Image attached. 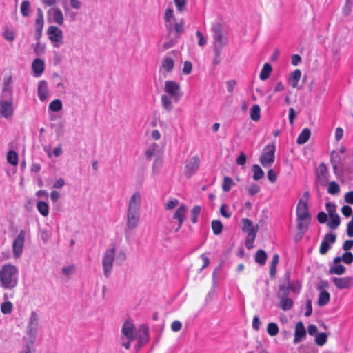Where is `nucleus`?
Wrapping results in <instances>:
<instances>
[{"instance_id": "nucleus-1", "label": "nucleus", "mask_w": 353, "mask_h": 353, "mask_svg": "<svg viewBox=\"0 0 353 353\" xmlns=\"http://www.w3.org/2000/svg\"><path fill=\"white\" fill-rule=\"evenodd\" d=\"M14 112L13 89L12 77L4 79L3 87L0 99V115L6 119L10 117Z\"/></svg>"}, {"instance_id": "nucleus-2", "label": "nucleus", "mask_w": 353, "mask_h": 353, "mask_svg": "<svg viewBox=\"0 0 353 353\" xmlns=\"http://www.w3.org/2000/svg\"><path fill=\"white\" fill-rule=\"evenodd\" d=\"M19 270L11 263H6L0 269V287L12 290L18 285Z\"/></svg>"}, {"instance_id": "nucleus-3", "label": "nucleus", "mask_w": 353, "mask_h": 353, "mask_svg": "<svg viewBox=\"0 0 353 353\" xmlns=\"http://www.w3.org/2000/svg\"><path fill=\"white\" fill-rule=\"evenodd\" d=\"M140 200H130L128 204L126 228L125 234L127 238L130 236V231L135 229L140 219Z\"/></svg>"}, {"instance_id": "nucleus-4", "label": "nucleus", "mask_w": 353, "mask_h": 353, "mask_svg": "<svg viewBox=\"0 0 353 353\" xmlns=\"http://www.w3.org/2000/svg\"><path fill=\"white\" fill-rule=\"evenodd\" d=\"M211 31L213 38V49L222 50L228 42V34L223 26L219 23L212 25Z\"/></svg>"}, {"instance_id": "nucleus-5", "label": "nucleus", "mask_w": 353, "mask_h": 353, "mask_svg": "<svg viewBox=\"0 0 353 353\" xmlns=\"http://www.w3.org/2000/svg\"><path fill=\"white\" fill-rule=\"evenodd\" d=\"M122 336L120 338V343L125 349L129 350L131 347V342L137 339V332L133 323L130 321H125L121 328Z\"/></svg>"}, {"instance_id": "nucleus-6", "label": "nucleus", "mask_w": 353, "mask_h": 353, "mask_svg": "<svg viewBox=\"0 0 353 353\" xmlns=\"http://www.w3.org/2000/svg\"><path fill=\"white\" fill-rule=\"evenodd\" d=\"M241 222L242 230L247 234L245 241V247L249 250L252 249L254 246V242L259 230V225H254L253 222L247 218L243 219Z\"/></svg>"}, {"instance_id": "nucleus-7", "label": "nucleus", "mask_w": 353, "mask_h": 353, "mask_svg": "<svg viewBox=\"0 0 353 353\" xmlns=\"http://www.w3.org/2000/svg\"><path fill=\"white\" fill-rule=\"evenodd\" d=\"M115 259V245H111V247L103 253L102 257V268L105 278L108 279L112 271L113 264Z\"/></svg>"}, {"instance_id": "nucleus-8", "label": "nucleus", "mask_w": 353, "mask_h": 353, "mask_svg": "<svg viewBox=\"0 0 353 353\" xmlns=\"http://www.w3.org/2000/svg\"><path fill=\"white\" fill-rule=\"evenodd\" d=\"M276 145L274 143L267 145L259 157V162L263 168H270L275 159Z\"/></svg>"}, {"instance_id": "nucleus-9", "label": "nucleus", "mask_w": 353, "mask_h": 353, "mask_svg": "<svg viewBox=\"0 0 353 353\" xmlns=\"http://www.w3.org/2000/svg\"><path fill=\"white\" fill-rule=\"evenodd\" d=\"M39 327V319L36 312L32 311L28 320L26 333L30 338L31 343H33L37 335Z\"/></svg>"}, {"instance_id": "nucleus-10", "label": "nucleus", "mask_w": 353, "mask_h": 353, "mask_svg": "<svg viewBox=\"0 0 353 353\" xmlns=\"http://www.w3.org/2000/svg\"><path fill=\"white\" fill-rule=\"evenodd\" d=\"M164 90L173 98L175 102H178L183 95L179 83L174 81H166L165 82Z\"/></svg>"}, {"instance_id": "nucleus-11", "label": "nucleus", "mask_w": 353, "mask_h": 353, "mask_svg": "<svg viewBox=\"0 0 353 353\" xmlns=\"http://www.w3.org/2000/svg\"><path fill=\"white\" fill-rule=\"evenodd\" d=\"M47 34L55 48H59L63 43V32L59 27L55 26H49L47 30Z\"/></svg>"}, {"instance_id": "nucleus-12", "label": "nucleus", "mask_w": 353, "mask_h": 353, "mask_svg": "<svg viewBox=\"0 0 353 353\" xmlns=\"http://www.w3.org/2000/svg\"><path fill=\"white\" fill-rule=\"evenodd\" d=\"M26 231L21 230L15 238L12 243L13 256L14 258H19L22 252L25 243Z\"/></svg>"}, {"instance_id": "nucleus-13", "label": "nucleus", "mask_w": 353, "mask_h": 353, "mask_svg": "<svg viewBox=\"0 0 353 353\" xmlns=\"http://www.w3.org/2000/svg\"><path fill=\"white\" fill-rule=\"evenodd\" d=\"M188 212V208L182 204L175 211L172 219L178 221L179 225L175 229V232H178L183 224Z\"/></svg>"}, {"instance_id": "nucleus-14", "label": "nucleus", "mask_w": 353, "mask_h": 353, "mask_svg": "<svg viewBox=\"0 0 353 353\" xmlns=\"http://www.w3.org/2000/svg\"><path fill=\"white\" fill-rule=\"evenodd\" d=\"M307 200H299L296 207L297 220H309L310 214L308 211Z\"/></svg>"}, {"instance_id": "nucleus-15", "label": "nucleus", "mask_w": 353, "mask_h": 353, "mask_svg": "<svg viewBox=\"0 0 353 353\" xmlns=\"http://www.w3.org/2000/svg\"><path fill=\"white\" fill-rule=\"evenodd\" d=\"M332 281L339 290L347 289L353 286V278L350 276L333 277Z\"/></svg>"}, {"instance_id": "nucleus-16", "label": "nucleus", "mask_w": 353, "mask_h": 353, "mask_svg": "<svg viewBox=\"0 0 353 353\" xmlns=\"http://www.w3.org/2000/svg\"><path fill=\"white\" fill-rule=\"evenodd\" d=\"M307 332L305 328L304 324L301 321L296 323L294 330V337L293 343L297 344L305 339Z\"/></svg>"}, {"instance_id": "nucleus-17", "label": "nucleus", "mask_w": 353, "mask_h": 353, "mask_svg": "<svg viewBox=\"0 0 353 353\" xmlns=\"http://www.w3.org/2000/svg\"><path fill=\"white\" fill-rule=\"evenodd\" d=\"M199 163L200 161L199 157H193L191 158L185 165V176L188 177L191 176L197 170Z\"/></svg>"}, {"instance_id": "nucleus-18", "label": "nucleus", "mask_w": 353, "mask_h": 353, "mask_svg": "<svg viewBox=\"0 0 353 353\" xmlns=\"http://www.w3.org/2000/svg\"><path fill=\"white\" fill-rule=\"evenodd\" d=\"M140 332L142 333L138 336L137 335V338L138 339L137 345V350L142 347L149 341V332L148 327L145 325H142L140 327Z\"/></svg>"}, {"instance_id": "nucleus-19", "label": "nucleus", "mask_w": 353, "mask_h": 353, "mask_svg": "<svg viewBox=\"0 0 353 353\" xmlns=\"http://www.w3.org/2000/svg\"><path fill=\"white\" fill-rule=\"evenodd\" d=\"M48 14L50 15L52 22L59 26L63 24V14L59 8L54 7L48 10Z\"/></svg>"}, {"instance_id": "nucleus-20", "label": "nucleus", "mask_w": 353, "mask_h": 353, "mask_svg": "<svg viewBox=\"0 0 353 353\" xmlns=\"http://www.w3.org/2000/svg\"><path fill=\"white\" fill-rule=\"evenodd\" d=\"M316 177L318 182L321 185H324L327 183V169L324 163L320 164L317 168Z\"/></svg>"}, {"instance_id": "nucleus-21", "label": "nucleus", "mask_w": 353, "mask_h": 353, "mask_svg": "<svg viewBox=\"0 0 353 353\" xmlns=\"http://www.w3.org/2000/svg\"><path fill=\"white\" fill-rule=\"evenodd\" d=\"M37 92L38 97L40 101H46L48 95V84L46 81L43 80L39 81L38 84Z\"/></svg>"}, {"instance_id": "nucleus-22", "label": "nucleus", "mask_w": 353, "mask_h": 353, "mask_svg": "<svg viewBox=\"0 0 353 353\" xmlns=\"http://www.w3.org/2000/svg\"><path fill=\"white\" fill-rule=\"evenodd\" d=\"M32 69L34 76L39 77L44 70V61L39 58L34 59L32 63Z\"/></svg>"}, {"instance_id": "nucleus-23", "label": "nucleus", "mask_w": 353, "mask_h": 353, "mask_svg": "<svg viewBox=\"0 0 353 353\" xmlns=\"http://www.w3.org/2000/svg\"><path fill=\"white\" fill-rule=\"evenodd\" d=\"M330 161L333 166V169L336 172L337 170H340L341 167V159L339 153L332 151L330 154Z\"/></svg>"}, {"instance_id": "nucleus-24", "label": "nucleus", "mask_w": 353, "mask_h": 353, "mask_svg": "<svg viewBox=\"0 0 353 353\" xmlns=\"http://www.w3.org/2000/svg\"><path fill=\"white\" fill-rule=\"evenodd\" d=\"M301 76V72L299 69L295 70L293 72L291 73L288 81L289 84L294 88H297L298 83L300 80Z\"/></svg>"}, {"instance_id": "nucleus-25", "label": "nucleus", "mask_w": 353, "mask_h": 353, "mask_svg": "<svg viewBox=\"0 0 353 353\" xmlns=\"http://www.w3.org/2000/svg\"><path fill=\"white\" fill-rule=\"evenodd\" d=\"M311 132L310 129L304 128L299 135L296 143L299 145L305 143L310 139Z\"/></svg>"}, {"instance_id": "nucleus-26", "label": "nucleus", "mask_w": 353, "mask_h": 353, "mask_svg": "<svg viewBox=\"0 0 353 353\" xmlns=\"http://www.w3.org/2000/svg\"><path fill=\"white\" fill-rule=\"evenodd\" d=\"M161 101L163 108L167 112H170L172 110V101L170 98V96H168L167 94H163L161 96Z\"/></svg>"}, {"instance_id": "nucleus-27", "label": "nucleus", "mask_w": 353, "mask_h": 353, "mask_svg": "<svg viewBox=\"0 0 353 353\" xmlns=\"http://www.w3.org/2000/svg\"><path fill=\"white\" fill-rule=\"evenodd\" d=\"M37 208L40 214L44 216L48 215L49 213V205L48 203L43 200H39L37 203Z\"/></svg>"}, {"instance_id": "nucleus-28", "label": "nucleus", "mask_w": 353, "mask_h": 353, "mask_svg": "<svg viewBox=\"0 0 353 353\" xmlns=\"http://www.w3.org/2000/svg\"><path fill=\"white\" fill-rule=\"evenodd\" d=\"M272 70V68L271 65L268 63H265L263 65L262 70L260 72V75H259L260 79L262 81L266 80L270 77V74Z\"/></svg>"}, {"instance_id": "nucleus-29", "label": "nucleus", "mask_w": 353, "mask_h": 353, "mask_svg": "<svg viewBox=\"0 0 353 353\" xmlns=\"http://www.w3.org/2000/svg\"><path fill=\"white\" fill-rule=\"evenodd\" d=\"M330 299V293L327 291L323 290L320 292L318 299V305L319 306H324L327 305Z\"/></svg>"}, {"instance_id": "nucleus-30", "label": "nucleus", "mask_w": 353, "mask_h": 353, "mask_svg": "<svg viewBox=\"0 0 353 353\" xmlns=\"http://www.w3.org/2000/svg\"><path fill=\"white\" fill-rule=\"evenodd\" d=\"M267 260V254L263 250H258L255 254V261L259 265H263Z\"/></svg>"}, {"instance_id": "nucleus-31", "label": "nucleus", "mask_w": 353, "mask_h": 353, "mask_svg": "<svg viewBox=\"0 0 353 353\" xmlns=\"http://www.w3.org/2000/svg\"><path fill=\"white\" fill-rule=\"evenodd\" d=\"M329 216L330 219L327 223V226L332 230L337 228L341 223L339 216L336 214L334 215L330 214Z\"/></svg>"}, {"instance_id": "nucleus-32", "label": "nucleus", "mask_w": 353, "mask_h": 353, "mask_svg": "<svg viewBox=\"0 0 353 353\" xmlns=\"http://www.w3.org/2000/svg\"><path fill=\"white\" fill-rule=\"evenodd\" d=\"M346 271V268L341 264L336 265H331L330 268L329 273L331 274L342 275Z\"/></svg>"}, {"instance_id": "nucleus-33", "label": "nucleus", "mask_w": 353, "mask_h": 353, "mask_svg": "<svg viewBox=\"0 0 353 353\" xmlns=\"http://www.w3.org/2000/svg\"><path fill=\"white\" fill-rule=\"evenodd\" d=\"M280 307L283 310H289L293 305V301L288 297H280Z\"/></svg>"}, {"instance_id": "nucleus-34", "label": "nucleus", "mask_w": 353, "mask_h": 353, "mask_svg": "<svg viewBox=\"0 0 353 353\" xmlns=\"http://www.w3.org/2000/svg\"><path fill=\"white\" fill-rule=\"evenodd\" d=\"M250 118L254 121H258L261 118V109L259 105H254L250 109Z\"/></svg>"}, {"instance_id": "nucleus-35", "label": "nucleus", "mask_w": 353, "mask_h": 353, "mask_svg": "<svg viewBox=\"0 0 353 353\" xmlns=\"http://www.w3.org/2000/svg\"><path fill=\"white\" fill-rule=\"evenodd\" d=\"M253 179L255 181H259L264 177V172L259 165H254L252 166Z\"/></svg>"}, {"instance_id": "nucleus-36", "label": "nucleus", "mask_w": 353, "mask_h": 353, "mask_svg": "<svg viewBox=\"0 0 353 353\" xmlns=\"http://www.w3.org/2000/svg\"><path fill=\"white\" fill-rule=\"evenodd\" d=\"M19 156L17 153L13 150H10L7 154V161L12 165L18 164Z\"/></svg>"}, {"instance_id": "nucleus-37", "label": "nucleus", "mask_w": 353, "mask_h": 353, "mask_svg": "<svg viewBox=\"0 0 353 353\" xmlns=\"http://www.w3.org/2000/svg\"><path fill=\"white\" fill-rule=\"evenodd\" d=\"M174 67V61L169 57H165L162 62V68L167 72H170Z\"/></svg>"}, {"instance_id": "nucleus-38", "label": "nucleus", "mask_w": 353, "mask_h": 353, "mask_svg": "<svg viewBox=\"0 0 353 353\" xmlns=\"http://www.w3.org/2000/svg\"><path fill=\"white\" fill-rule=\"evenodd\" d=\"M21 12L24 17H29L30 14V3L29 1H23L21 4Z\"/></svg>"}, {"instance_id": "nucleus-39", "label": "nucleus", "mask_w": 353, "mask_h": 353, "mask_svg": "<svg viewBox=\"0 0 353 353\" xmlns=\"http://www.w3.org/2000/svg\"><path fill=\"white\" fill-rule=\"evenodd\" d=\"M327 340V335L324 332H321V333H319L316 335L314 341L317 345L323 346L324 344L326 343Z\"/></svg>"}, {"instance_id": "nucleus-40", "label": "nucleus", "mask_w": 353, "mask_h": 353, "mask_svg": "<svg viewBox=\"0 0 353 353\" xmlns=\"http://www.w3.org/2000/svg\"><path fill=\"white\" fill-rule=\"evenodd\" d=\"M212 229L213 233L215 235H219L221 233L223 230V225L221 222L219 220H213L212 221Z\"/></svg>"}, {"instance_id": "nucleus-41", "label": "nucleus", "mask_w": 353, "mask_h": 353, "mask_svg": "<svg viewBox=\"0 0 353 353\" xmlns=\"http://www.w3.org/2000/svg\"><path fill=\"white\" fill-rule=\"evenodd\" d=\"M290 285L285 284H281L279 285V290L278 292V296L280 297H288L290 293Z\"/></svg>"}, {"instance_id": "nucleus-42", "label": "nucleus", "mask_w": 353, "mask_h": 353, "mask_svg": "<svg viewBox=\"0 0 353 353\" xmlns=\"http://www.w3.org/2000/svg\"><path fill=\"white\" fill-rule=\"evenodd\" d=\"M234 185L233 180L229 176H225L222 184V189L224 192H228Z\"/></svg>"}, {"instance_id": "nucleus-43", "label": "nucleus", "mask_w": 353, "mask_h": 353, "mask_svg": "<svg viewBox=\"0 0 353 353\" xmlns=\"http://www.w3.org/2000/svg\"><path fill=\"white\" fill-rule=\"evenodd\" d=\"M267 332L271 336H274L279 333V327L275 323H270L267 327Z\"/></svg>"}, {"instance_id": "nucleus-44", "label": "nucleus", "mask_w": 353, "mask_h": 353, "mask_svg": "<svg viewBox=\"0 0 353 353\" xmlns=\"http://www.w3.org/2000/svg\"><path fill=\"white\" fill-rule=\"evenodd\" d=\"M13 305L10 301H5L1 305V311L4 314H10L12 311Z\"/></svg>"}, {"instance_id": "nucleus-45", "label": "nucleus", "mask_w": 353, "mask_h": 353, "mask_svg": "<svg viewBox=\"0 0 353 353\" xmlns=\"http://www.w3.org/2000/svg\"><path fill=\"white\" fill-rule=\"evenodd\" d=\"M340 188L338 183L334 181H332L329 183L327 188V192L331 195L336 196L339 192Z\"/></svg>"}, {"instance_id": "nucleus-46", "label": "nucleus", "mask_w": 353, "mask_h": 353, "mask_svg": "<svg viewBox=\"0 0 353 353\" xmlns=\"http://www.w3.org/2000/svg\"><path fill=\"white\" fill-rule=\"evenodd\" d=\"M62 103L59 99L52 101L49 105V110L53 112H58L62 108Z\"/></svg>"}, {"instance_id": "nucleus-47", "label": "nucleus", "mask_w": 353, "mask_h": 353, "mask_svg": "<svg viewBox=\"0 0 353 353\" xmlns=\"http://www.w3.org/2000/svg\"><path fill=\"white\" fill-rule=\"evenodd\" d=\"M308 220H297V229L301 233V236L305 232L308 227Z\"/></svg>"}, {"instance_id": "nucleus-48", "label": "nucleus", "mask_w": 353, "mask_h": 353, "mask_svg": "<svg viewBox=\"0 0 353 353\" xmlns=\"http://www.w3.org/2000/svg\"><path fill=\"white\" fill-rule=\"evenodd\" d=\"M201 212V208L199 205L194 206L191 210V220L193 223L198 222V217Z\"/></svg>"}, {"instance_id": "nucleus-49", "label": "nucleus", "mask_w": 353, "mask_h": 353, "mask_svg": "<svg viewBox=\"0 0 353 353\" xmlns=\"http://www.w3.org/2000/svg\"><path fill=\"white\" fill-rule=\"evenodd\" d=\"M3 37L7 41H12L15 38V33L14 31L10 30L8 27H5Z\"/></svg>"}, {"instance_id": "nucleus-50", "label": "nucleus", "mask_w": 353, "mask_h": 353, "mask_svg": "<svg viewBox=\"0 0 353 353\" xmlns=\"http://www.w3.org/2000/svg\"><path fill=\"white\" fill-rule=\"evenodd\" d=\"M336 240V236L333 232H329L325 234L322 241H325L328 244L333 245Z\"/></svg>"}, {"instance_id": "nucleus-51", "label": "nucleus", "mask_w": 353, "mask_h": 353, "mask_svg": "<svg viewBox=\"0 0 353 353\" xmlns=\"http://www.w3.org/2000/svg\"><path fill=\"white\" fill-rule=\"evenodd\" d=\"M187 1L188 0H174L176 9L179 12H183L185 10Z\"/></svg>"}, {"instance_id": "nucleus-52", "label": "nucleus", "mask_w": 353, "mask_h": 353, "mask_svg": "<svg viewBox=\"0 0 353 353\" xmlns=\"http://www.w3.org/2000/svg\"><path fill=\"white\" fill-rule=\"evenodd\" d=\"M332 248V244H328L325 241H321L320 248H319V253L321 255H325L327 253L329 250Z\"/></svg>"}, {"instance_id": "nucleus-53", "label": "nucleus", "mask_w": 353, "mask_h": 353, "mask_svg": "<svg viewBox=\"0 0 353 353\" xmlns=\"http://www.w3.org/2000/svg\"><path fill=\"white\" fill-rule=\"evenodd\" d=\"M165 22H170L171 21L174 20V14L172 8H167L164 15Z\"/></svg>"}, {"instance_id": "nucleus-54", "label": "nucleus", "mask_w": 353, "mask_h": 353, "mask_svg": "<svg viewBox=\"0 0 353 353\" xmlns=\"http://www.w3.org/2000/svg\"><path fill=\"white\" fill-rule=\"evenodd\" d=\"M341 259L345 264H350L353 262V254L350 252H345L341 256Z\"/></svg>"}, {"instance_id": "nucleus-55", "label": "nucleus", "mask_w": 353, "mask_h": 353, "mask_svg": "<svg viewBox=\"0 0 353 353\" xmlns=\"http://www.w3.org/2000/svg\"><path fill=\"white\" fill-rule=\"evenodd\" d=\"M260 190V187L257 184H252L248 188V192L250 196H253Z\"/></svg>"}, {"instance_id": "nucleus-56", "label": "nucleus", "mask_w": 353, "mask_h": 353, "mask_svg": "<svg viewBox=\"0 0 353 353\" xmlns=\"http://www.w3.org/2000/svg\"><path fill=\"white\" fill-rule=\"evenodd\" d=\"M352 3L351 0H346L345 3L343 8V12L344 15L348 16L352 10Z\"/></svg>"}, {"instance_id": "nucleus-57", "label": "nucleus", "mask_w": 353, "mask_h": 353, "mask_svg": "<svg viewBox=\"0 0 353 353\" xmlns=\"http://www.w3.org/2000/svg\"><path fill=\"white\" fill-rule=\"evenodd\" d=\"M326 210L328 212L329 216L330 214L334 215L336 214V205L334 203L332 202H327L325 205Z\"/></svg>"}, {"instance_id": "nucleus-58", "label": "nucleus", "mask_w": 353, "mask_h": 353, "mask_svg": "<svg viewBox=\"0 0 353 353\" xmlns=\"http://www.w3.org/2000/svg\"><path fill=\"white\" fill-rule=\"evenodd\" d=\"M44 21L43 19L37 18L35 21V26H36V31L39 34V35L41 34L42 29L43 27Z\"/></svg>"}, {"instance_id": "nucleus-59", "label": "nucleus", "mask_w": 353, "mask_h": 353, "mask_svg": "<svg viewBox=\"0 0 353 353\" xmlns=\"http://www.w3.org/2000/svg\"><path fill=\"white\" fill-rule=\"evenodd\" d=\"M184 21L181 19L179 23L174 24V30L177 34H180L184 32Z\"/></svg>"}, {"instance_id": "nucleus-60", "label": "nucleus", "mask_w": 353, "mask_h": 353, "mask_svg": "<svg viewBox=\"0 0 353 353\" xmlns=\"http://www.w3.org/2000/svg\"><path fill=\"white\" fill-rule=\"evenodd\" d=\"M75 270V265L74 264H71L68 266H65L62 268V273L64 275H70L72 274Z\"/></svg>"}, {"instance_id": "nucleus-61", "label": "nucleus", "mask_w": 353, "mask_h": 353, "mask_svg": "<svg viewBox=\"0 0 353 353\" xmlns=\"http://www.w3.org/2000/svg\"><path fill=\"white\" fill-rule=\"evenodd\" d=\"M214 53V59L213 60V64L217 65L221 61V50L213 49Z\"/></svg>"}, {"instance_id": "nucleus-62", "label": "nucleus", "mask_w": 353, "mask_h": 353, "mask_svg": "<svg viewBox=\"0 0 353 353\" xmlns=\"http://www.w3.org/2000/svg\"><path fill=\"white\" fill-rule=\"evenodd\" d=\"M196 34V37L199 39L198 45L199 46H201V47L205 46L206 44V43H207V40L204 37V36L203 35L201 32L199 31V30H197Z\"/></svg>"}, {"instance_id": "nucleus-63", "label": "nucleus", "mask_w": 353, "mask_h": 353, "mask_svg": "<svg viewBox=\"0 0 353 353\" xmlns=\"http://www.w3.org/2000/svg\"><path fill=\"white\" fill-rule=\"evenodd\" d=\"M179 204V200H170L165 204V210H170L176 208Z\"/></svg>"}, {"instance_id": "nucleus-64", "label": "nucleus", "mask_w": 353, "mask_h": 353, "mask_svg": "<svg viewBox=\"0 0 353 353\" xmlns=\"http://www.w3.org/2000/svg\"><path fill=\"white\" fill-rule=\"evenodd\" d=\"M353 248V240H346L344 241L343 245L342 246V249L345 252H350V250Z\"/></svg>"}]
</instances>
